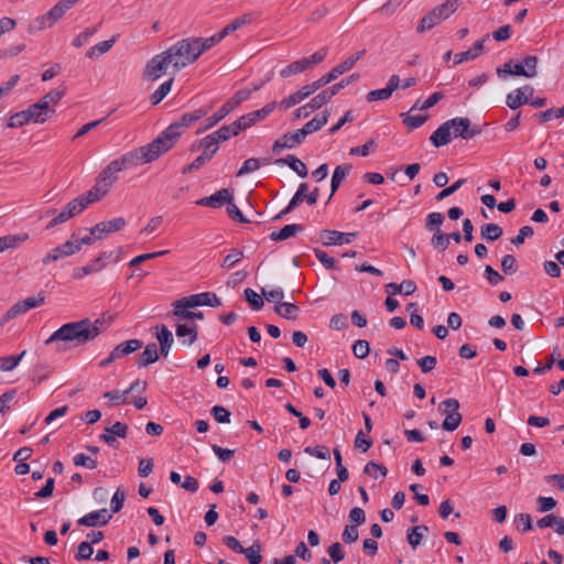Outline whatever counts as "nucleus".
I'll list each match as a JSON object with an SVG mask.
<instances>
[{
	"mask_svg": "<svg viewBox=\"0 0 564 564\" xmlns=\"http://www.w3.org/2000/svg\"><path fill=\"white\" fill-rule=\"evenodd\" d=\"M207 115L206 110L198 109L193 112L184 113L178 120L171 123L163 132H161L152 142L145 144L148 152L153 159H159L162 154L172 149L175 141L182 133V129L189 127L200 118Z\"/></svg>",
	"mask_w": 564,
	"mask_h": 564,
	"instance_id": "obj_2",
	"label": "nucleus"
},
{
	"mask_svg": "<svg viewBox=\"0 0 564 564\" xmlns=\"http://www.w3.org/2000/svg\"><path fill=\"white\" fill-rule=\"evenodd\" d=\"M243 294L252 310L259 311L263 307L264 302L256 291H253L252 289H246Z\"/></svg>",
	"mask_w": 564,
	"mask_h": 564,
	"instance_id": "obj_56",
	"label": "nucleus"
},
{
	"mask_svg": "<svg viewBox=\"0 0 564 564\" xmlns=\"http://www.w3.org/2000/svg\"><path fill=\"white\" fill-rule=\"evenodd\" d=\"M96 338L95 329H90L89 318L66 323L56 329L46 340L50 345L56 341L68 343L72 347H78Z\"/></svg>",
	"mask_w": 564,
	"mask_h": 564,
	"instance_id": "obj_3",
	"label": "nucleus"
},
{
	"mask_svg": "<svg viewBox=\"0 0 564 564\" xmlns=\"http://www.w3.org/2000/svg\"><path fill=\"white\" fill-rule=\"evenodd\" d=\"M67 11L68 9L63 6V2L58 1L45 14L34 19L30 24V29L33 31H40L46 28H52Z\"/></svg>",
	"mask_w": 564,
	"mask_h": 564,
	"instance_id": "obj_9",
	"label": "nucleus"
},
{
	"mask_svg": "<svg viewBox=\"0 0 564 564\" xmlns=\"http://www.w3.org/2000/svg\"><path fill=\"white\" fill-rule=\"evenodd\" d=\"M356 236V232H340L337 230H322L319 232V238L325 246L350 243Z\"/></svg>",
	"mask_w": 564,
	"mask_h": 564,
	"instance_id": "obj_16",
	"label": "nucleus"
},
{
	"mask_svg": "<svg viewBox=\"0 0 564 564\" xmlns=\"http://www.w3.org/2000/svg\"><path fill=\"white\" fill-rule=\"evenodd\" d=\"M156 339L160 344V351L159 354L166 358L170 354V349L174 343L173 334L172 332L165 326V325H156Z\"/></svg>",
	"mask_w": 564,
	"mask_h": 564,
	"instance_id": "obj_20",
	"label": "nucleus"
},
{
	"mask_svg": "<svg viewBox=\"0 0 564 564\" xmlns=\"http://www.w3.org/2000/svg\"><path fill=\"white\" fill-rule=\"evenodd\" d=\"M359 78V74L355 73V74H351L350 76L341 79L339 83H336L334 84L333 86L326 88V93L328 94V96L330 97V99L337 95L341 89H344L345 87H347L348 85L352 84L354 82H356L357 79Z\"/></svg>",
	"mask_w": 564,
	"mask_h": 564,
	"instance_id": "obj_48",
	"label": "nucleus"
},
{
	"mask_svg": "<svg viewBox=\"0 0 564 564\" xmlns=\"http://www.w3.org/2000/svg\"><path fill=\"white\" fill-rule=\"evenodd\" d=\"M276 102L272 101L267 104L261 109L251 111L247 115L241 116L239 119H237L238 123L240 124L242 130H246L253 126L256 122L264 119L267 116H269L275 108Z\"/></svg>",
	"mask_w": 564,
	"mask_h": 564,
	"instance_id": "obj_13",
	"label": "nucleus"
},
{
	"mask_svg": "<svg viewBox=\"0 0 564 564\" xmlns=\"http://www.w3.org/2000/svg\"><path fill=\"white\" fill-rule=\"evenodd\" d=\"M152 161H154L153 155L148 152L144 145L129 151L122 156L112 160L99 173L96 184L108 194L112 185L118 181L119 172L135 167L140 164L150 163Z\"/></svg>",
	"mask_w": 564,
	"mask_h": 564,
	"instance_id": "obj_1",
	"label": "nucleus"
},
{
	"mask_svg": "<svg viewBox=\"0 0 564 564\" xmlns=\"http://www.w3.org/2000/svg\"><path fill=\"white\" fill-rule=\"evenodd\" d=\"M522 64L524 65L525 77L533 78L536 76L538 57L534 55H528L523 58Z\"/></svg>",
	"mask_w": 564,
	"mask_h": 564,
	"instance_id": "obj_63",
	"label": "nucleus"
},
{
	"mask_svg": "<svg viewBox=\"0 0 564 564\" xmlns=\"http://www.w3.org/2000/svg\"><path fill=\"white\" fill-rule=\"evenodd\" d=\"M112 518V514L106 509H100L96 511H91L84 517L79 518L77 523L83 527H104L106 525Z\"/></svg>",
	"mask_w": 564,
	"mask_h": 564,
	"instance_id": "obj_14",
	"label": "nucleus"
},
{
	"mask_svg": "<svg viewBox=\"0 0 564 564\" xmlns=\"http://www.w3.org/2000/svg\"><path fill=\"white\" fill-rule=\"evenodd\" d=\"M174 82V77H171L169 80L162 83L156 90H154L150 96V101L152 105L160 104L171 91L172 85Z\"/></svg>",
	"mask_w": 564,
	"mask_h": 564,
	"instance_id": "obj_41",
	"label": "nucleus"
},
{
	"mask_svg": "<svg viewBox=\"0 0 564 564\" xmlns=\"http://www.w3.org/2000/svg\"><path fill=\"white\" fill-rule=\"evenodd\" d=\"M170 66L172 67L170 57L164 52H161L147 62L142 79L145 82H156L166 74Z\"/></svg>",
	"mask_w": 564,
	"mask_h": 564,
	"instance_id": "obj_7",
	"label": "nucleus"
},
{
	"mask_svg": "<svg viewBox=\"0 0 564 564\" xmlns=\"http://www.w3.org/2000/svg\"><path fill=\"white\" fill-rule=\"evenodd\" d=\"M403 116V123L410 128V129H416L423 126L426 120V115H402Z\"/></svg>",
	"mask_w": 564,
	"mask_h": 564,
	"instance_id": "obj_55",
	"label": "nucleus"
},
{
	"mask_svg": "<svg viewBox=\"0 0 564 564\" xmlns=\"http://www.w3.org/2000/svg\"><path fill=\"white\" fill-rule=\"evenodd\" d=\"M443 93L442 91H436L434 94H432L426 100H424L423 102H421L420 100H417L414 106L412 107V109H420V110H425V109H429L431 107H433L434 105H436L442 98H443Z\"/></svg>",
	"mask_w": 564,
	"mask_h": 564,
	"instance_id": "obj_59",
	"label": "nucleus"
},
{
	"mask_svg": "<svg viewBox=\"0 0 564 564\" xmlns=\"http://www.w3.org/2000/svg\"><path fill=\"white\" fill-rule=\"evenodd\" d=\"M160 354L155 343L145 346L142 354L139 355L137 365L139 368L148 367L159 360Z\"/></svg>",
	"mask_w": 564,
	"mask_h": 564,
	"instance_id": "obj_27",
	"label": "nucleus"
},
{
	"mask_svg": "<svg viewBox=\"0 0 564 564\" xmlns=\"http://www.w3.org/2000/svg\"><path fill=\"white\" fill-rule=\"evenodd\" d=\"M522 91L523 90L517 88L507 95L506 104L510 109L514 110L518 109L520 106L528 104V100L523 96Z\"/></svg>",
	"mask_w": 564,
	"mask_h": 564,
	"instance_id": "obj_47",
	"label": "nucleus"
},
{
	"mask_svg": "<svg viewBox=\"0 0 564 564\" xmlns=\"http://www.w3.org/2000/svg\"><path fill=\"white\" fill-rule=\"evenodd\" d=\"M337 477L340 481H346L349 477L347 468L343 465V457L338 448L334 449Z\"/></svg>",
	"mask_w": 564,
	"mask_h": 564,
	"instance_id": "obj_58",
	"label": "nucleus"
},
{
	"mask_svg": "<svg viewBox=\"0 0 564 564\" xmlns=\"http://www.w3.org/2000/svg\"><path fill=\"white\" fill-rule=\"evenodd\" d=\"M241 130L240 124L236 120L231 124L220 127L217 131L210 133V135L214 137L215 141L219 144L229 140L231 137L238 135Z\"/></svg>",
	"mask_w": 564,
	"mask_h": 564,
	"instance_id": "obj_28",
	"label": "nucleus"
},
{
	"mask_svg": "<svg viewBox=\"0 0 564 564\" xmlns=\"http://www.w3.org/2000/svg\"><path fill=\"white\" fill-rule=\"evenodd\" d=\"M3 239V245H4V249H11V248H15L20 245H22L23 242L28 241L30 239V235L26 234V232H22V234H18V235H8V236H3L2 237Z\"/></svg>",
	"mask_w": 564,
	"mask_h": 564,
	"instance_id": "obj_50",
	"label": "nucleus"
},
{
	"mask_svg": "<svg viewBox=\"0 0 564 564\" xmlns=\"http://www.w3.org/2000/svg\"><path fill=\"white\" fill-rule=\"evenodd\" d=\"M214 155H215V149H213L210 152L202 153L191 164L184 166L182 170V173L188 174V173H192L193 171L199 170L208 161H210Z\"/></svg>",
	"mask_w": 564,
	"mask_h": 564,
	"instance_id": "obj_43",
	"label": "nucleus"
},
{
	"mask_svg": "<svg viewBox=\"0 0 564 564\" xmlns=\"http://www.w3.org/2000/svg\"><path fill=\"white\" fill-rule=\"evenodd\" d=\"M65 89H54L44 95L39 101L45 106L46 109H53L51 105H56L64 97Z\"/></svg>",
	"mask_w": 564,
	"mask_h": 564,
	"instance_id": "obj_49",
	"label": "nucleus"
},
{
	"mask_svg": "<svg viewBox=\"0 0 564 564\" xmlns=\"http://www.w3.org/2000/svg\"><path fill=\"white\" fill-rule=\"evenodd\" d=\"M261 293L268 302H273L275 305L283 303L284 293L281 288L268 291L265 288L261 289Z\"/></svg>",
	"mask_w": 564,
	"mask_h": 564,
	"instance_id": "obj_57",
	"label": "nucleus"
},
{
	"mask_svg": "<svg viewBox=\"0 0 564 564\" xmlns=\"http://www.w3.org/2000/svg\"><path fill=\"white\" fill-rule=\"evenodd\" d=\"M107 193L100 186L95 184L89 191L76 197L77 202L83 205V209L87 208L90 204L100 200Z\"/></svg>",
	"mask_w": 564,
	"mask_h": 564,
	"instance_id": "obj_31",
	"label": "nucleus"
},
{
	"mask_svg": "<svg viewBox=\"0 0 564 564\" xmlns=\"http://www.w3.org/2000/svg\"><path fill=\"white\" fill-rule=\"evenodd\" d=\"M142 341L140 339H129V340H126L123 343H120L119 345H117L113 350H115V355L118 356V358H121V357H124V356H128L134 351H137L138 349H140L142 347Z\"/></svg>",
	"mask_w": 564,
	"mask_h": 564,
	"instance_id": "obj_34",
	"label": "nucleus"
},
{
	"mask_svg": "<svg viewBox=\"0 0 564 564\" xmlns=\"http://www.w3.org/2000/svg\"><path fill=\"white\" fill-rule=\"evenodd\" d=\"M274 312L285 319L294 321L297 318L300 307L290 302H283L280 305L274 306Z\"/></svg>",
	"mask_w": 564,
	"mask_h": 564,
	"instance_id": "obj_38",
	"label": "nucleus"
},
{
	"mask_svg": "<svg viewBox=\"0 0 564 564\" xmlns=\"http://www.w3.org/2000/svg\"><path fill=\"white\" fill-rule=\"evenodd\" d=\"M26 351L23 350L18 356H3L0 357V370L1 371H12L18 367L22 358L25 356Z\"/></svg>",
	"mask_w": 564,
	"mask_h": 564,
	"instance_id": "obj_46",
	"label": "nucleus"
},
{
	"mask_svg": "<svg viewBox=\"0 0 564 564\" xmlns=\"http://www.w3.org/2000/svg\"><path fill=\"white\" fill-rule=\"evenodd\" d=\"M328 118V110H325L319 115H316L312 120L306 122L302 129H300L301 134H303V137L305 138L306 135L321 130L327 123Z\"/></svg>",
	"mask_w": 564,
	"mask_h": 564,
	"instance_id": "obj_26",
	"label": "nucleus"
},
{
	"mask_svg": "<svg viewBox=\"0 0 564 564\" xmlns=\"http://www.w3.org/2000/svg\"><path fill=\"white\" fill-rule=\"evenodd\" d=\"M497 74L499 77H503L505 75L525 77L524 65L522 63H513V61L510 59L501 67L497 68Z\"/></svg>",
	"mask_w": 564,
	"mask_h": 564,
	"instance_id": "obj_35",
	"label": "nucleus"
},
{
	"mask_svg": "<svg viewBox=\"0 0 564 564\" xmlns=\"http://www.w3.org/2000/svg\"><path fill=\"white\" fill-rule=\"evenodd\" d=\"M254 20V14L249 12V13H245L242 14L241 17L235 19L234 21H231L229 24H227L221 31H223V34H225L226 36L231 34L232 32L239 30L240 28L247 25V24H250L252 21Z\"/></svg>",
	"mask_w": 564,
	"mask_h": 564,
	"instance_id": "obj_36",
	"label": "nucleus"
},
{
	"mask_svg": "<svg viewBox=\"0 0 564 564\" xmlns=\"http://www.w3.org/2000/svg\"><path fill=\"white\" fill-rule=\"evenodd\" d=\"M329 100H330V97L324 89L323 91L317 94L315 97H313L307 104L297 108L294 111V118L295 119L307 118L312 111L322 108Z\"/></svg>",
	"mask_w": 564,
	"mask_h": 564,
	"instance_id": "obj_12",
	"label": "nucleus"
},
{
	"mask_svg": "<svg viewBox=\"0 0 564 564\" xmlns=\"http://www.w3.org/2000/svg\"><path fill=\"white\" fill-rule=\"evenodd\" d=\"M429 532L426 525H416L408 530L406 540L412 547H416L421 544V541L425 533Z\"/></svg>",
	"mask_w": 564,
	"mask_h": 564,
	"instance_id": "obj_42",
	"label": "nucleus"
},
{
	"mask_svg": "<svg viewBox=\"0 0 564 564\" xmlns=\"http://www.w3.org/2000/svg\"><path fill=\"white\" fill-rule=\"evenodd\" d=\"M221 305L220 299L213 292H203L192 294L173 302L174 307L192 308L196 306L218 307Z\"/></svg>",
	"mask_w": 564,
	"mask_h": 564,
	"instance_id": "obj_8",
	"label": "nucleus"
},
{
	"mask_svg": "<svg viewBox=\"0 0 564 564\" xmlns=\"http://www.w3.org/2000/svg\"><path fill=\"white\" fill-rule=\"evenodd\" d=\"M83 205H80L79 202H77L76 198L70 200L59 214H57L46 226L47 229H51L57 225H61L63 223H66L68 219L73 218L74 216L80 214L83 212Z\"/></svg>",
	"mask_w": 564,
	"mask_h": 564,
	"instance_id": "obj_15",
	"label": "nucleus"
},
{
	"mask_svg": "<svg viewBox=\"0 0 564 564\" xmlns=\"http://www.w3.org/2000/svg\"><path fill=\"white\" fill-rule=\"evenodd\" d=\"M260 551L261 545L258 542H254L252 546L245 549V551H242V554L246 555V558L250 564H260L262 561Z\"/></svg>",
	"mask_w": 564,
	"mask_h": 564,
	"instance_id": "obj_54",
	"label": "nucleus"
},
{
	"mask_svg": "<svg viewBox=\"0 0 564 564\" xmlns=\"http://www.w3.org/2000/svg\"><path fill=\"white\" fill-rule=\"evenodd\" d=\"M94 553V549L89 542H82L77 547V552L75 554V560L80 562L85 560H89Z\"/></svg>",
	"mask_w": 564,
	"mask_h": 564,
	"instance_id": "obj_64",
	"label": "nucleus"
},
{
	"mask_svg": "<svg viewBox=\"0 0 564 564\" xmlns=\"http://www.w3.org/2000/svg\"><path fill=\"white\" fill-rule=\"evenodd\" d=\"M260 166H261V162L259 159H256V158L248 159L243 162L242 166L237 172V176L241 177L246 174L254 172V171L259 170Z\"/></svg>",
	"mask_w": 564,
	"mask_h": 564,
	"instance_id": "obj_61",
	"label": "nucleus"
},
{
	"mask_svg": "<svg viewBox=\"0 0 564 564\" xmlns=\"http://www.w3.org/2000/svg\"><path fill=\"white\" fill-rule=\"evenodd\" d=\"M459 3L460 0H445L444 3L437 6L421 19L416 31L423 33L433 29L442 21L448 19L458 9Z\"/></svg>",
	"mask_w": 564,
	"mask_h": 564,
	"instance_id": "obj_5",
	"label": "nucleus"
},
{
	"mask_svg": "<svg viewBox=\"0 0 564 564\" xmlns=\"http://www.w3.org/2000/svg\"><path fill=\"white\" fill-rule=\"evenodd\" d=\"M234 110L231 102L226 101L213 116L206 119V129L214 127Z\"/></svg>",
	"mask_w": 564,
	"mask_h": 564,
	"instance_id": "obj_45",
	"label": "nucleus"
},
{
	"mask_svg": "<svg viewBox=\"0 0 564 564\" xmlns=\"http://www.w3.org/2000/svg\"><path fill=\"white\" fill-rule=\"evenodd\" d=\"M115 41H116L115 39H111V40L102 41V42L96 44L95 46L90 47L87 51L86 56L89 58H93L96 55H102V54L107 53L113 46Z\"/></svg>",
	"mask_w": 564,
	"mask_h": 564,
	"instance_id": "obj_52",
	"label": "nucleus"
},
{
	"mask_svg": "<svg viewBox=\"0 0 564 564\" xmlns=\"http://www.w3.org/2000/svg\"><path fill=\"white\" fill-rule=\"evenodd\" d=\"M275 164L278 165H288L292 171H294L300 177L307 176V167L306 165L294 155H288L286 158L276 159Z\"/></svg>",
	"mask_w": 564,
	"mask_h": 564,
	"instance_id": "obj_30",
	"label": "nucleus"
},
{
	"mask_svg": "<svg viewBox=\"0 0 564 564\" xmlns=\"http://www.w3.org/2000/svg\"><path fill=\"white\" fill-rule=\"evenodd\" d=\"M128 433V425L121 422H116L109 427L105 429V433H102L99 438L107 443L110 446H113L116 438L115 436L124 438Z\"/></svg>",
	"mask_w": 564,
	"mask_h": 564,
	"instance_id": "obj_22",
	"label": "nucleus"
},
{
	"mask_svg": "<svg viewBox=\"0 0 564 564\" xmlns=\"http://www.w3.org/2000/svg\"><path fill=\"white\" fill-rule=\"evenodd\" d=\"M431 245L441 251H445L449 246V236L441 231L440 229H436L432 239Z\"/></svg>",
	"mask_w": 564,
	"mask_h": 564,
	"instance_id": "obj_53",
	"label": "nucleus"
},
{
	"mask_svg": "<svg viewBox=\"0 0 564 564\" xmlns=\"http://www.w3.org/2000/svg\"><path fill=\"white\" fill-rule=\"evenodd\" d=\"M463 420V416L459 412L453 413L451 415H446L445 420L443 421L442 427L445 431L453 432L458 429Z\"/></svg>",
	"mask_w": 564,
	"mask_h": 564,
	"instance_id": "obj_60",
	"label": "nucleus"
},
{
	"mask_svg": "<svg viewBox=\"0 0 564 564\" xmlns=\"http://www.w3.org/2000/svg\"><path fill=\"white\" fill-rule=\"evenodd\" d=\"M487 39H489V34L485 35L484 39L476 41L471 48L465 52L456 53L454 55V63L460 64L477 58L484 51V43L487 41Z\"/></svg>",
	"mask_w": 564,
	"mask_h": 564,
	"instance_id": "obj_23",
	"label": "nucleus"
},
{
	"mask_svg": "<svg viewBox=\"0 0 564 564\" xmlns=\"http://www.w3.org/2000/svg\"><path fill=\"white\" fill-rule=\"evenodd\" d=\"M232 200V194L228 188H223L215 194L200 198L196 202L199 206H207L213 208H218L225 204H228Z\"/></svg>",
	"mask_w": 564,
	"mask_h": 564,
	"instance_id": "obj_19",
	"label": "nucleus"
},
{
	"mask_svg": "<svg viewBox=\"0 0 564 564\" xmlns=\"http://www.w3.org/2000/svg\"><path fill=\"white\" fill-rule=\"evenodd\" d=\"M451 132L454 138H462L464 140L473 139L481 133L479 126H471L468 118L456 117L449 119Z\"/></svg>",
	"mask_w": 564,
	"mask_h": 564,
	"instance_id": "obj_10",
	"label": "nucleus"
},
{
	"mask_svg": "<svg viewBox=\"0 0 564 564\" xmlns=\"http://www.w3.org/2000/svg\"><path fill=\"white\" fill-rule=\"evenodd\" d=\"M366 54L365 50H361L348 58H346L343 63L336 65L332 70L323 76H321L318 79L311 83V88H313L314 91H317L322 87L326 86L330 82L338 78L340 75L345 74L346 72L350 70L356 63Z\"/></svg>",
	"mask_w": 564,
	"mask_h": 564,
	"instance_id": "obj_6",
	"label": "nucleus"
},
{
	"mask_svg": "<svg viewBox=\"0 0 564 564\" xmlns=\"http://www.w3.org/2000/svg\"><path fill=\"white\" fill-rule=\"evenodd\" d=\"M444 216L438 212H433L427 215L425 220V228L430 231H435L443 224Z\"/></svg>",
	"mask_w": 564,
	"mask_h": 564,
	"instance_id": "obj_62",
	"label": "nucleus"
},
{
	"mask_svg": "<svg viewBox=\"0 0 564 564\" xmlns=\"http://www.w3.org/2000/svg\"><path fill=\"white\" fill-rule=\"evenodd\" d=\"M302 229H303L302 226L297 225V224L286 225L279 231H272L270 234V239L273 241H282L290 237H293L295 234H297Z\"/></svg>",
	"mask_w": 564,
	"mask_h": 564,
	"instance_id": "obj_39",
	"label": "nucleus"
},
{
	"mask_svg": "<svg viewBox=\"0 0 564 564\" xmlns=\"http://www.w3.org/2000/svg\"><path fill=\"white\" fill-rule=\"evenodd\" d=\"M225 37H226V35L223 34V31H220L217 34H214L209 37H193V39H194L195 44L198 46L199 54L202 55L205 51L212 48L214 45L219 43Z\"/></svg>",
	"mask_w": 564,
	"mask_h": 564,
	"instance_id": "obj_37",
	"label": "nucleus"
},
{
	"mask_svg": "<svg viewBox=\"0 0 564 564\" xmlns=\"http://www.w3.org/2000/svg\"><path fill=\"white\" fill-rule=\"evenodd\" d=\"M502 228L497 224H486L480 228V236L484 240L496 241L502 236Z\"/></svg>",
	"mask_w": 564,
	"mask_h": 564,
	"instance_id": "obj_44",
	"label": "nucleus"
},
{
	"mask_svg": "<svg viewBox=\"0 0 564 564\" xmlns=\"http://www.w3.org/2000/svg\"><path fill=\"white\" fill-rule=\"evenodd\" d=\"M164 54H167L172 62L173 73H177L193 64L199 56L198 46L193 37L183 39L170 46Z\"/></svg>",
	"mask_w": 564,
	"mask_h": 564,
	"instance_id": "obj_4",
	"label": "nucleus"
},
{
	"mask_svg": "<svg viewBox=\"0 0 564 564\" xmlns=\"http://www.w3.org/2000/svg\"><path fill=\"white\" fill-rule=\"evenodd\" d=\"M315 91L313 90V88H311V85H305L303 87H301L297 91H295L294 94L290 95L289 97L282 99L280 102H279V106L280 108L282 109H290L291 107L300 104L301 101H303L304 99H306L307 97H310L311 95H313Z\"/></svg>",
	"mask_w": 564,
	"mask_h": 564,
	"instance_id": "obj_21",
	"label": "nucleus"
},
{
	"mask_svg": "<svg viewBox=\"0 0 564 564\" xmlns=\"http://www.w3.org/2000/svg\"><path fill=\"white\" fill-rule=\"evenodd\" d=\"M452 140L449 120L442 123L430 137V141L434 147L440 148L446 145Z\"/></svg>",
	"mask_w": 564,
	"mask_h": 564,
	"instance_id": "obj_25",
	"label": "nucleus"
},
{
	"mask_svg": "<svg viewBox=\"0 0 564 564\" xmlns=\"http://www.w3.org/2000/svg\"><path fill=\"white\" fill-rule=\"evenodd\" d=\"M45 296L40 292L37 296L26 297L23 301L15 303L4 314V321L9 322L19 315L25 314L32 308L39 307L44 304Z\"/></svg>",
	"mask_w": 564,
	"mask_h": 564,
	"instance_id": "obj_11",
	"label": "nucleus"
},
{
	"mask_svg": "<svg viewBox=\"0 0 564 564\" xmlns=\"http://www.w3.org/2000/svg\"><path fill=\"white\" fill-rule=\"evenodd\" d=\"M26 111L30 116V120L34 123H44L55 113V109H46L40 101L31 105Z\"/></svg>",
	"mask_w": 564,
	"mask_h": 564,
	"instance_id": "obj_24",
	"label": "nucleus"
},
{
	"mask_svg": "<svg viewBox=\"0 0 564 564\" xmlns=\"http://www.w3.org/2000/svg\"><path fill=\"white\" fill-rule=\"evenodd\" d=\"M31 122L30 116L28 115L26 109L15 112L8 119L7 127L8 128H20Z\"/></svg>",
	"mask_w": 564,
	"mask_h": 564,
	"instance_id": "obj_51",
	"label": "nucleus"
},
{
	"mask_svg": "<svg viewBox=\"0 0 564 564\" xmlns=\"http://www.w3.org/2000/svg\"><path fill=\"white\" fill-rule=\"evenodd\" d=\"M176 336L180 338L187 337V339L183 340L184 345L191 346L193 345L198 336L197 326L196 325H187V324H176Z\"/></svg>",
	"mask_w": 564,
	"mask_h": 564,
	"instance_id": "obj_32",
	"label": "nucleus"
},
{
	"mask_svg": "<svg viewBox=\"0 0 564 564\" xmlns=\"http://www.w3.org/2000/svg\"><path fill=\"white\" fill-rule=\"evenodd\" d=\"M304 141L303 134L300 129L295 132H286L280 139L275 140L272 145L274 153H280L284 149H292Z\"/></svg>",
	"mask_w": 564,
	"mask_h": 564,
	"instance_id": "obj_18",
	"label": "nucleus"
},
{
	"mask_svg": "<svg viewBox=\"0 0 564 564\" xmlns=\"http://www.w3.org/2000/svg\"><path fill=\"white\" fill-rule=\"evenodd\" d=\"M307 69H310L308 62L305 61V58H302V59L295 61V62L289 64L286 67L282 68L280 70V76L283 78H286L292 75L303 73Z\"/></svg>",
	"mask_w": 564,
	"mask_h": 564,
	"instance_id": "obj_40",
	"label": "nucleus"
},
{
	"mask_svg": "<svg viewBox=\"0 0 564 564\" xmlns=\"http://www.w3.org/2000/svg\"><path fill=\"white\" fill-rule=\"evenodd\" d=\"M350 170H351L350 165H338V166L335 167L333 176H332V182H330V195H329V198L339 188L341 182L348 175Z\"/></svg>",
	"mask_w": 564,
	"mask_h": 564,
	"instance_id": "obj_33",
	"label": "nucleus"
},
{
	"mask_svg": "<svg viewBox=\"0 0 564 564\" xmlns=\"http://www.w3.org/2000/svg\"><path fill=\"white\" fill-rule=\"evenodd\" d=\"M126 226V220L122 217L113 218L108 221H101L95 226V231H98L99 237L121 230Z\"/></svg>",
	"mask_w": 564,
	"mask_h": 564,
	"instance_id": "obj_29",
	"label": "nucleus"
},
{
	"mask_svg": "<svg viewBox=\"0 0 564 564\" xmlns=\"http://www.w3.org/2000/svg\"><path fill=\"white\" fill-rule=\"evenodd\" d=\"M400 86V78L398 75H392L384 88L375 89L367 94V101L387 100L391 97L392 93Z\"/></svg>",
	"mask_w": 564,
	"mask_h": 564,
	"instance_id": "obj_17",
	"label": "nucleus"
}]
</instances>
